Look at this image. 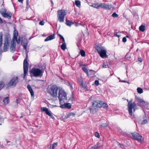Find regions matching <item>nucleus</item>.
<instances>
[{
  "mask_svg": "<svg viewBox=\"0 0 149 149\" xmlns=\"http://www.w3.org/2000/svg\"><path fill=\"white\" fill-rule=\"evenodd\" d=\"M45 83V81L44 80L38 79V83L40 84L39 86L40 88L42 87L44 85Z\"/></svg>",
  "mask_w": 149,
  "mask_h": 149,
  "instance_id": "5701e85b",
  "label": "nucleus"
},
{
  "mask_svg": "<svg viewBox=\"0 0 149 149\" xmlns=\"http://www.w3.org/2000/svg\"><path fill=\"white\" fill-rule=\"evenodd\" d=\"M95 49L100 56L102 58H104L108 57V56L107 54V51L104 49L103 47L98 46L96 47Z\"/></svg>",
  "mask_w": 149,
  "mask_h": 149,
  "instance_id": "20e7f679",
  "label": "nucleus"
},
{
  "mask_svg": "<svg viewBox=\"0 0 149 149\" xmlns=\"http://www.w3.org/2000/svg\"><path fill=\"white\" fill-rule=\"evenodd\" d=\"M41 109L42 111L45 113L46 114L49 116L50 118L53 119H55V118L52 112L45 107H42Z\"/></svg>",
  "mask_w": 149,
  "mask_h": 149,
  "instance_id": "6e6552de",
  "label": "nucleus"
},
{
  "mask_svg": "<svg viewBox=\"0 0 149 149\" xmlns=\"http://www.w3.org/2000/svg\"><path fill=\"white\" fill-rule=\"evenodd\" d=\"M4 42L9 43L11 41L10 36V34L6 33L4 34Z\"/></svg>",
  "mask_w": 149,
  "mask_h": 149,
  "instance_id": "4468645a",
  "label": "nucleus"
},
{
  "mask_svg": "<svg viewBox=\"0 0 149 149\" xmlns=\"http://www.w3.org/2000/svg\"><path fill=\"white\" fill-rule=\"evenodd\" d=\"M74 23L71 21L68 20L67 19L66 20V24L68 26H71V25L72 24H74Z\"/></svg>",
  "mask_w": 149,
  "mask_h": 149,
  "instance_id": "393cba45",
  "label": "nucleus"
},
{
  "mask_svg": "<svg viewBox=\"0 0 149 149\" xmlns=\"http://www.w3.org/2000/svg\"><path fill=\"white\" fill-rule=\"evenodd\" d=\"M45 22L43 20L41 21L39 23V24L41 25H43L44 24Z\"/></svg>",
  "mask_w": 149,
  "mask_h": 149,
  "instance_id": "a18cd8bd",
  "label": "nucleus"
},
{
  "mask_svg": "<svg viewBox=\"0 0 149 149\" xmlns=\"http://www.w3.org/2000/svg\"><path fill=\"white\" fill-rule=\"evenodd\" d=\"M95 84L96 86H98L99 84V81L98 80H96L95 81Z\"/></svg>",
  "mask_w": 149,
  "mask_h": 149,
  "instance_id": "49530a36",
  "label": "nucleus"
},
{
  "mask_svg": "<svg viewBox=\"0 0 149 149\" xmlns=\"http://www.w3.org/2000/svg\"><path fill=\"white\" fill-rule=\"evenodd\" d=\"M139 29L140 31L143 32L145 30V26L141 25L139 26Z\"/></svg>",
  "mask_w": 149,
  "mask_h": 149,
  "instance_id": "2f4dec72",
  "label": "nucleus"
},
{
  "mask_svg": "<svg viewBox=\"0 0 149 149\" xmlns=\"http://www.w3.org/2000/svg\"><path fill=\"white\" fill-rule=\"evenodd\" d=\"M4 83L3 81H0V90L3 87Z\"/></svg>",
  "mask_w": 149,
  "mask_h": 149,
  "instance_id": "58836bf2",
  "label": "nucleus"
},
{
  "mask_svg": "<svg viewBox=\"0 0 149 149\" xmlns=\"http://www.w3.org/2000/svg\"><path fill=\"white\" fill-rule=\"evenodd\" d=\"M60 88L55 85H52L48 89V92L52 97H57Z\"/></svg>",
  "mask_w": 149,
  "mask_h": 149,
  "instance_id": "f03ea898",
  "label": "nucleus"
},
{
  "mask_svg": "<svg viewBox=\"0 0 149 149\" xmlns=\"http://www.w3.org/2000/svg\"><path fill=\"white\" fill-rule=\"evenodd\" d=\"M3 33L1 32L0 33V47H1L2 45V41H3Z\"/></svg>",
  "mask_w": 149,
  "mask_h": 149,
  "instance_id": "cd10ccee",
  "label": "nucleus"
},
{
  "mask_svg": "<svg viewBox=\"0 0 149 149\" xmlns=\"http://www.w3.org/2000/svg\"><path fill=\"white\" fill-rule=\"evenodd\" d=\"M9 43H8L4 42V45L3 47V50L4 52H6L8 50Z\"/></svg>",
  "mask_w": 149,
  "mask_h": 149,
  "instance_id": "4be33fe9",
  "label": "nucleus"
},
{
  "mask_svg": "<svg viewBox=\"0 0 149 149\" xmlns=\"http://www.w3.org/2000/svg\"><path fill=\"white\" fill-rule=\"evenodd\" d=\"M3 101L5 104H8L9 102L8 97H6L3 100Z\"/></svg>",
  "mask_w": 149,
  "mask_h": 149,
  "instance_id": "c85d7f7f",
  "label": "nucleus"
},
{
  "mask_svg": "<svg viewBox=\"0 0 149 149\" xmlns=\"http://www.w3.org/2000/svg\"><path fill=\"white\" fill-rule=\"evenodd\" d=\"M58 91V98L60 101V103H63L62 101L67 99V95L64 91L60 88Z\"/></svg>",
  "mask_w": 149,
  "mask_h": 149,
  "instance_id": "423d86ee",
  "label": "nucleus"
},
{
  "mask_svg": "<svg viewBox=\"0 0 149 149\" xmlns=\"http://www.w3.org/2000/svg\"><path fill=\"white\" fill-rule=\"evenodd\" d=\"M6 12V10L4 8H2L0 10V13L2 15Z\"/></svg>",
  "mask_w": 149,
  "mask_h": 149,
  "instance_id": "473e14b6",
  "label": "nucleus"
},
{
  "mask_svg": "<svg viewBox=\"0 0 149 149\" xmlns=\"http://www.w3.org/2000/svg\"><path fill=\"white\" fill-rule=\"evenodd\" d=\"M29 63L26 61V59H25L24 61L23 68L24 75V78L26 76L28 70Z\"/></svg>",
  "mask_w": 149,
  "mask_h": 149,
  "instance_id": "1a4fd4ad",
  "label": "nucleus"
},
{
  "mask_svg": "<svg viewBox=\"0 0 149 149\" xmlns=\"http://www.w3.org/2000/svg\"><path fill=\"white\" fill-rule=\"evenodd\" d=\"M136 100L138 102H139L141 103H144L145 104H147V102H145L143 99L141 98L140 97H137L136 98Z\"/></svg>",
  "mask_w": 149,
  "mask_h": 149,
  "instance_id": "b1692460",
  "label": "nucleus"
},
{
  "mask_svg": "<svg viewBox=\"0 0 149 149\" xmlns=\"http://www.w3.org/2000/svg\"><path fill=\"white\" fill-rule=\"evenodd\" d=\"M109 125V124L107 123H103L100 125L101 127H103L107 126Z\"/></svg>",
  "mask_w": 149,
  "mask_h": 149,
  "instance_id": "a19ab883",
  "label": "nucleus"
},
{
  "mask_svg": "<svg viewBox=\"0 0 149 149\" xmlns=\"http://www.w3.org/2000/svg\"><path fill=\"white\" fill-rule=\"evenodd\" d=\"M122 41L123 42H126L127 39L126 37H125L123 38Z\"/></svg>",
  "mask_w": 149,
  "mask_h": 149,
  "instance_id": "09e8293b",
  "label": "nucleus"
},
{
  "mask_svg": "<svg viewBox=\"0 0 149 149\" xmlns=\"http://www.w3.org/2000/svg\"><path fill=\"white\" fill-rule=\"evenodd\" d=\"M131 134L134 139L136 140L139 142L141 141L142 136L138 133L134 132Z\"/></svg>",
  "mask_w": 149,
  "mask_h": 149,
  "instance_id": "9d476101",
  "label": "nucleus"
},
{
  "mask_svg": "<svg viewBox=\"0 0 149 149\" xmlns=\"http://www.w3.org/2000/svg\"><path fill=\"white\" fill-rule=\"evenodd\" d=\"M8 142H9V141H7V143H8Z\"/></svg>",
  "mask_w": 149,
  "mask_h": 149,
  "instance_id": "338daca9",
  "label": "nucleus"
},
{
  "mask_svg": "<svg viewBox=\"0 0 149 149\" xmlns=\"http://www.w3.org/2000/svg\"><path fill=\"white\" fill-rule=\"evenodd\" d=\"M28 55L27 54H26V58L25 59H26V61H27V59L28 58Z\"/></svg>",
  "mask_w": 149,
  "mask_h": 149,
  "instance_id": "0e129e2a",
  "label": "nucleus"
},
{
  "mask_svg": "<svg viewBox=\"0 0 149 149\" xmlns=\"http://www.w3.org/2000/svg\"><path fill=\"white\" fill-rule=\"evenodd\" d=\"M137 90L138 93L141 94L143 93V90L141 88L138 87L137 88Z\"/></svg>",
  "mask_w": 149,
  "mask_h": 149,
  "instance_id": "c9c22d12",
  "label": "nucleus"
},
{
  "mask_svg": "<svg viewBox=\"0 0 149 149\" xmlns=\"http://www.w3.org/2000/svg\"><path fill=\"white\" fill-rule=\"evenodd\" d=\"M118 32H115L114 33V35L118 37L119 38L120 37V36L118 34Z\"/></svg>",
  "mask_w": 149,
  "mask_h": 149,
  "instance_id": "8fccbe9b",
  "label": "nucleus"
},
{
  "mask_svg": "<svg viewBox=\"0 0 149 149\" xmlns=\"http://www.w3.org/2000/svg\"><path fill=\"white\" fill-rule=\"evenodd\" d=\"M146 104L147 105V107H146L147 109L149 110V103L148 102H147V104Z\"/></svg>",
  "mask_w": 149,
  "mask_h": 149,
  "instance_id": "603ef678",
  "label": "nucleus"
},
{
  "mask_svg": "<svg viewBox=\"0 0 149 149\" xmlns=\"http://www.w3.org/2000/svg\"><path fill=\"white\" fill-rule=\"evenodd\" d=\"M80 86L81 87H82L83 86V81H82L80 84Z\"/></svg>",
  "mask_w": 149,
  "mask_h": 149,
  "instance_id": "5fc2aeb1",
  "label": "nucleus"
},
{
  "mask_svg": "<svg viewBox=\"0 0 149 149\" xmlns=\"http://www.w3.org/2000/svg\"><path fill=\"white\" fill-rule=\"evenodd\" d=\"M66 45L65 43H63L61 46V49L63 50H65L66 48Z\"/></svg>",
  "mask_w": 149,
  "mask_h": 149,
  "instance_id": "7c9ffc66",
  "label": "nucleus"
},
{
  "mask_svg": "<svg viewBox=\"0 0 149 149\" xmlns=\"http://www.w3.org/2000/svg\"><path fill=\"white\" fill-rule=\"evenodd\" d=\"M29 72L31 77H37V68H33L31 70L30 69Z\"/></svg>",
  "mask_w": 149,
  "mask_h": 149,
  "instance_id": "ddd939ff",
  "label": "nucleus"
},
{
  "mask_svg": "<svg viewBox=\"0 0 149 149\" xmlns=\"http://www.w3.org/2000/svg\"><path fill=\"white\" fill-rule=\"evenodd\" d=\"M106 65L105 64H103V65H102L103 67L105 68H106Z\"/></svg>",
  "mask_w": 149,
  "mask_h": 149,
  "instance_id": "4d7b16f0",
  "label": "nucleus"
},
{
  "mask_svg": "<svg viewBox=\"0 0 149 149\" xmlns=\"http://www.w3.org/2000/svg\"><path fill=\"white\" fill-rule=\"evenodd\" d=\"M57 143H54L52 145H50L49 148L50 149H54L57 146Z\"/></svg>",
  "mask_w": 149,
  "mask_h": 149,
  "instance_id": "a878e982",
  "label": "nucleus"
},
{
  "mask_svg": "<svg viewBox=\"0 0 149 149\" xmlns=\"http://www.w3.org/2000/svg\"><path fill=\"white\" fill-rule=\"evenodd\" d=\"M75 4L78 7H79L81 5V2L79 0H75Z\"/></svg>",
  "mask_w": 149,
  "mask_h": 149,
  "instance_id": "c756f323",
  "label": "nucleus"
},
{
  "mask_svg": "<svg viewBox=\"0 0 149 149\" xmlns=\"http://www.w3.org/2000/svg\"><path fill=\"white\" fill-rule=\"evenodd\" d=\"M112 16L113 17L115 18L118 17V15L115 12H114L112 14Z\"/></svg>",
  "mask_w": 149,
  "mask_h": 149,
  "instance_id": "ea45409f",
  "label": "nucleus"
},
{
  "mask_svg": "<svg viewBox=\"0 0 149 149\" xmlns=\"http://www.w3.org/2000/svg\"><path fill=\"white\" fill-rule=\"evenodd\" d=\"M3 21L1 19V18L0 17V22L1 23H3Z\"/></svg>",
  "mask_w": 149,
  "mask_h": 149,
  "instance_id": "052dcab7",
  "label": "nucleus"
},
{
  "mask_svg": "<svg viewBox=\"0 0 149 149\" xmlns=\"http://www.w3.org/2000/svg\"><path fill=\"white\" fill-rule=\"evenodd\" d=\"M66 14V11L64 10H59L57 11L58 20L60 22H63L64 18Z\"/></svg>",
  "mask_w": 149,
  "mask_h": 149,
  "instance_id": "39448f33",
  "label": "nucleus"
},
{
  "mask_svg": "<svg viewBox=\"0 0 149 149\" xmlns=\"http://www.w3.org/2000/svg\"><path fill=\"white\" fill-rule=\"evenodd\" d=\"M0 121L2 123H3V119L1 116H0Z\"/></svg>",
  "mask_w": 149,
  "mask_h": 149,
  "instance_id": "de8ad7c7",
  "label": "nucleus"
},
{
  "mask_svg": "<svg viewBox=\"0 0 149 149\" xmlns=\"http://www.w3.org/2000/svg\"><path fill=\"white\" fill-rule=\"evenodd\" d=\"M18 81L17 77L15 76L13 77L9 81L8 84V86L15 87Z\"/></svg>",
  "mask_w": 149,
  "mask_h": 149,
  "instance_id": "0eeeda50",
  "label": "nucleus"
},
{
  "mask_svg": "<svg viewBox=\"0 0 149 149\" xmlns=\"http://www.w3.org/2000/svg\"><path fill=\"white\" fill-rule=\"evenodd\" d=\"M81 25V24H80V23H76L75 24V26H79L80 25Z\"/></svg>",
  "mask_w": 149,
  "mask_h": 149,
  "instance_id": "864d4df0",
  "label": "nucleus"
},
{
  "mask_svg": "<svg viewBox=\"0 0 149 149\" xmlns=\"http://www.w3.org/2000/svg\"><path fill=\"white\" fill-rule=\"evenodd\" d=\"M118 79H119V80H120V78H119V77H118Z\"/></svg>",
  "mask_w": 149,
  "mask_h": 149,
  "instance_id": "774afa93",
  "label": "nucleus"
},
{
  "mask_svg": "<svg viewBox=\"0 0 149 149\" xmlns=\"http://www.w3.org/2000/svg\"><path fill=\"white\" fill-rule=\"evenodd\" d=\"M119 81L120 82H124V83H129V82L127 81H125V80H120Z\"/></svg>",
  "mask_w": 149,
  "mask_h": 149,
  "instance_id": "3c124183",
  "label": "nucleus"
},
{
  "mask_svg": "<svg viewBox=\"0 0 149 149\" xmlns=\"http://www.w3.org/2000/svg\"><path fill=\"white\" fill-rule=\"evenodd\" d=\"M100 8L107 10H110L112 8V5L105 3H100Z\"/></svg>",
  "mask_w": 149,
  "mask_h": 149,
  "instance_id": "f8f14e48",
  "label": "nucleus"
},
{
  "mask_svg": "<svg viewBox=\"0 0 149 149\" xmlns=\"http://www.w3.org/2000/svg\"><path fill=\"white\" fill-rule=\"evenodd\" d=\"M50 0V1H51V3H52V5H54V3H53V2L52 1V0Z\"/></svg>",
  "mask_w": 149,
  "mask_h": 149,
  "instance_id": "e2e57ef3",
  "label": "nucleus"
},
{
  "mask_svg": "<svg viewBox=\"0 0 149 149\" xmlns=\"http://www.w3.org/2000/svg\"><path fill=\"white\" fill-rule=\"evenodd\" d=\"M108 107V105L105 102L99 100H95L92 102V106L89 108L90 112L94 113L96 110V108H97L103 107L107 108Z\"/></svg>",
  "mask_w": 149,
  "mask_h": 149,
  "instance_id": "f257e3e1",
  "label": "nucleus"
},
{
  "mask_svg": "<svg viewBox=\"0 0 149 149\" xmlns=\"http://www.w3.org/2000/svg\"><path fill=\"white\" fill-rule=\"evenodd\" d=\"M83 70L86 73L87 76H88L89 74L88 72V70L87 69L86 67H83L82 68Z\"/></svg>",
  "mask_w": 149,
  "mask_h": 149,
  "instance_id": "72a5a7b5",
  "label": "nucleus"
},
{
  "mask_svg": "<svg viewBox=\"0 0 149 149\" xmlns=\"http://www.w3.org/2000/svg\"><path fill=\"white\" fill-rule=\"evenodd\" d=\"M12 13L9 12H6L2 16L4 17L7 18L8 19H10L12 16Z\"/></svg>",
  "mask_w": 149,
  "mask_h": 149,
  "instance_id": "a211bd4d",
  "label": "nucleus"
},
{
  "mask_svg": "<svg viewBox=\"0 0 149 149\" xmlns=\"http://www.w3.org/2000/svg\"><path fill=\"white\" fill-rule=\"evenodd\" d=\"M102 145L99 142H97V143L93 146H91V148L93 149H97L100 148Z\"/></svg>",
  "mask_w": 149,
  "mask_h": 149,
  "instance_id": "412c9836",
  "label": "nucleus"
},
{
  "mask_svg": "<svg viewBox=\"0 0 149 149\" xmlns=\"http://www.w3.org/2000/svg\"><path fill=\"white\" fill-rule=\"evenodd\" d=\"M13 38L16 40V42L18 44L20 43V38H19L18 39H17V37L15 35L14 36Z\"/></svg>",
  "mask_w": 149,
  "mask_h": 149,
  "instance_id": "4c0bfd02",
  "label": "nucleus"
},
{
  "mask_svg": "<svg viewBox=\"0 0 149 149\" xmlns=\"http://www.w3.org/2000/svg\"><path fill=\"white\" fill-rule=\"evenodd\" d=\"M127 107L129 115L132 116V111L135 112L136 110L138 109L136 104L134 102H132V100H130L127 104Z\"/></svg>",
  "mask_w": 149,
  "mask_h": 149,
  "instance_id": "7ed1b4c3",
  "label": "nucleus"
},
{
  "mask_svg": "<svg viewBox=\"0 0 149 149\" xmlns=\"http://www.w3.org/2000/svg\"><path fill=\"white\" fill-rule=\"evenodd\" d=\"M27 88L31 93V97H33L34 96V93L33 90L31 88L30 86L28 84L27 86Z\"/></svg>",
  "mask_w": 149,
  "mask_h": 149,
  "instance_id": "aec40b11",
  "label": "nucleus"
},
{
  "mask_svg": "<svg viewBox=\"0 0 149 149\" xmlns=\"http://www.w3.org/2000/svg\"><path fill=\"white\" fill-rule=\"evenodd\" d=\"M59 36H60V38L61 39H62V38H64L61 35H59Z\"/></svg>",
  "mask_w": 149,
  "mask_h": 149,
  "instance_id": "13d9d810",
  "label": "nucleus"
},
{
  "mask_svg": "<svg viewBox=\"0 0 149 149\" xmlns=\"http://www.w3.org/2000/svg\"><path fill=\"white\" fill-rule=\"evenodd\" d=\"M95 136L98 138H99L100 137V136L99 133L97 132H95Z\"/></svg>",
  "mask_w": 149,
  "mask_h": 149,
  "instance_id": "c03bdc74",
  "label": "nucleus"
},
{
  "mask_svg": "<svg viewBox=\"0 0 149 149\" xmlns=\"http://www.w3.org/2000/svg\"><path fill=\"white\" fill-rule=\"evenodd\" d=\"M60 104V107L62 108H68L70 109L71 108V105L69 103H65L64 104Z\"/></svg>",
  "mask_w": 149,
  "mask_h": 149,
  "instance_id": "dca6fc26",
  "label": "nucleus"
},
{
  "mask_svg": "<svg viewBox=\"0 0 149 149\" xmlns=\"http://www.w3.org/2000/svg\"><path fill=\"white\" fill-rule=\"evenodd\" d=\"M55 38V35L52 34L50 35L47 37L46 39H45L44 41L45 42L49 40H52Z\"/></svg>",
  "mask_w": 149,
  "mask_h": 149,
  "instance_id": "6ab92c4d",
  "label": "nucleus"
},
{
  "mask_svg": "<svg viewBox=\"0 0 149 149\" xmlns=\"http://www.w3.org/2000/svg\"><path fill=\"white\" fill-rule=\"evenodd\" d=\"M75 115V113H73L70 112L67 114L65 116L66 118H70L71 116H74Z\"/></svg>",
  "mask_w": 149,
  "mask_h": 149,
  "instance_id": "bb28decb",
  "label": "nucleus"
},
{
  "mask_svg": "<svg viewBox=\"0 0 149 149\" xmlns=\"http://www.w3.org/2000/svg\"><path fill=\"white\" fill-rule=\"evenodd\" d=\"M18 0L19 2H20L22 3L23 0Z\"/></svg>",
  "mask_w": 149,
  "mask_h": 149,
  "instance_id": "bf43d9fd",
  "label": "nucleus"
},
{
  "mask_svg": "<svg viewBox=\"0 0 149 149\" xmlns=\"http://www.w3.org/2000/svg\"><path fill=\"white\" fill-rule=\"evenodd\" d=\"M80 54L82 57H84L85 56V52L83 50H81L80 51Z\"/></svg>",
  "mask_w": 149,
  "mask_h": 149,
  "instance_id": "f704fd0d",
  "label": "nucleus"
},
{
  "mask_svg": "<svg viewBox=\"0 0 149 149\" xmlns=\"http://www.w3.org/2000/svg\"><path fill=\"white\" fill-rule=\"evenodd\" d=\"M100 4L99 5L97 4H94L92 6L93 7L96 8L97 9H98L99 8H100Z\"/></svg>",
  "mask_w": 149,
  "mask_h": 149,
  "instance_id": "e433bc0d",
  "label": "nucleus"
},
{
  "mask_svg": "<svg viewBox=\"0 0 149 149\" xmlns=\"http://www.w3.org/2000/svg\"><path fill=\"white\" fill-rule=\"evenodd\" d=\"M62 41L63 42V43H65L64 38H62Z\"/></svg>",
  "mask_w": 149,
  "mask_h": 149,
  "instance_id": "680f3d73",
  "label": "nucleus"
},
{
  "mask_svg": "<svg viewBox=\"0 0 149 149\" xmlns=\"http://www.w3.org/2000/svg\"><path fill=\"white\" fill-rule=\"evenodd\" d=\"M16 44L14 42V40H13L11 41V45L10 48V50L11 52H13L15 49Z\"/></svg>",
  "mask_w": 149,
  "mask_h": 149,
  "instance_id": "2eb2a0df",
  "label": "nucleus"
},
{
  "mask_svg": "<svg viewBox=\"0 0 149 149\" xmlns=\"http://www.w3.org/2000/svg\"><path fill=\"white\" fill-rule=\"evenodd\" d=\"M148 121L147 120L145 119L143 120V122L141 123V125H143L147 123Z\"/></svg>",
  "mask_w": 149,
  "mask_h": 149,
  "instance_id": "79ce46f5",
  "label": "nucleus"
},
{
  "mask_svg": "<svg viewBox=\"0 0 149 149\" xmlns=\"http://www.w3.org/2000/svg\"><path fill=\"white\" fill-rule=\"evenodd\" d=\"M29 0H26V8L27 9V10L29 7Z\"/></svg>",
  "mask_w": 149,
  "mask_h": 149,
  "instance_id": "37998d69",
  "label": "nucleus"
},
{
  "mask_svg": "<svg viewBox=\"0 0 149 149\" xmlns=\"http://www.w3.org/2000/svg\"><path fill=\"white\" fill-rule=\"evenodd\" d=\"M22 117H23V116H20V118H22Z\"/></svg>",
  "mask_w": 149,
  "mask_h": 149,
  "instance_id": "69168bd1",
  "label": "nucleus"
},
{
  "mask_svg": "<svg viewBox=\"0 0 149 149\" xmlns=\"http://www.w3.org/2000/svg\"><path fill=\"white\" fill-rule=\"evenodd\" d=\"M138 61H140V62H141L142 61V59L140 57H139L138 58Z\"/></svg>",
  "mask_w": 149,
  "mask_h": 149,
  "instance_id": "6e6d98bb",
  "label": "nucleus"
},
{
  "mask_svg": "<svg viewBox=\"0 0 149 149\" xmlns=\"http://www.w3.org/2000/svg\"><path fill=\"white\" fill-rule=\"evenodd\" d=\"M45 68V65H42L41 67L38 68V77L42 76Z\"/></svg>",
  "mask_w": 149,
  "mask_h": 149,
  "instance_id": "9b49d317",
  "label": "nucleus"
},
{
  "mask_svg": "<svg viewBox=\"0 0 149 149\" xmlns=\"http://www.w3.org/2000/svg\"><path fill=\"white\" fill-rule=\"evenodd\" d=\"M27 40L25 38H23L22 39L21 41L22 45L23 46L25 49H26L27 45Z\"/></svg>",
  "mask_w": 149,
  "mask_h": 149,
  "instance_id": "f3484780",
  "label": "nucleus"
}]
</instances>
